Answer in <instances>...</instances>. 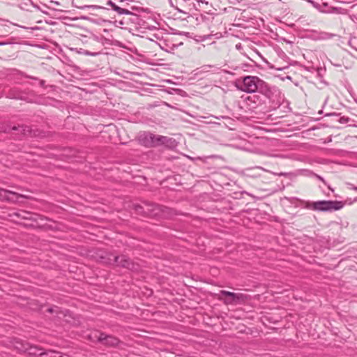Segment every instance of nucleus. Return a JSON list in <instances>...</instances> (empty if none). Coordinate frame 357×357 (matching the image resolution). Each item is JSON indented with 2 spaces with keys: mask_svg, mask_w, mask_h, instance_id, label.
<instances>
[{
  "mask_svg": "<svg viewBox=\"0 0 357 357\" xmlns=\"http://www.w3.org/2000/svg\"><path fill=\"white\" fill-rule=\"evenodd\" d=\"M31 29L33 30H37V29H39L40 28L38 26H35V27H32Z\"/></svg>",
  "mask_w": 357,
  "mask_h": 357,
  "instance_id": "obj_37",
  "label": "nucleus"
},
{
  "mask_svg": "<svg viewBox=\"0 0 357 357\" xmlns=\"http://www.w3.org/2000/svg\"><path fill=\"white\" fill-rule=\"evenodd\" d=\"M340 114L337 113H327L325 114V116H338Z\"/></svg>",
  "mask_w": 357,
  "mask_h": 357,
  "instance_id": "obj_30",
  "label": "nucleus"
},
{
  "mask_svg": "<svg viewBox=\"0 0 357 357\" xmlns=\"http://www.w3.org/2000/svg\"><path fill=\"white\" fill-rule=\"evenodd\" d=\"M119 24H121V25L124 24V23L123 22V21H120V22H119Z\"/></svg>",
  "mask_w": 357,
  "mask_h": 357,
  "instance_id": "obj_41",
  "label": "nucleus"
},
{
  "mask_svg": "<svg viewBox=\"0 0 357 357\" xmlns=\"http://www.w3.org/2000/svg\"><path fill=\"white\" fill-rule=\"evenodd\" d=\"M106 5L110 6L112 10L117 13L119 15H132V11L125 7L120 6V5L116 4L112 0H108Z\"/></svg>",
  "mask_w": 357,
  "mask_h": 357,
  "instance_id": "obj_12",
  "label": "nucleus"
},
{
  "mask_svg": "<svg viewBox=\"0 0 357 357\" xmlns=\"http://www.w3.org/2000/svg\"><path fill=\"white\" fill-rule=\"evenodd\" d=\"M8 43H6V42H0V45H6Z\"/></svg>",
  "mask_w": 357,
  "mask_h": 357,
  "instance_id": "obj_36",
  "label": "nucleus"
},
{
  "mask_svg": "<svg viewBox=\"0 0 357 357\" xmlns=\"http://www.w3.org/2000/svg\"><path fill=\"white\" fill-rule=\"evenodd\" d=\"M118 258L116 266L127 268L132 271H137L139 269V265L135 263L128 257L122 255L118 256Z\"/></svg>",
  "mask_w": 357,
  "mask_h": 357,
  "instance_id": "obj_7",
  "label": "nucleus"
},
{
  "mask_svg": "<svg viewBox=\"0 0 357 357\" xmlns=\"http://www.w3.org/2000/svg\"><path fill=\"white\" fill-rule=\"evenodd\" d=\"M132 17L130 19L131 22L133 23H135L139 26H144V20L141 17L140 15L135 14L132 12V15H130Z\"/></svg>",
  "mask_w": 357,
  "mask_h": 357,
  "instance_id": "obj_22",
  "label": "nucleus"
},
{
  "mask_svg": "<svg viewBox=\"0 0 357 357\" xmlns=\"http://www.w3.org/2000/svg\"><path fill=\"white\" fill-rule=\"evenodd\" d=\"M154 137V134L150 132L143 131L140 132L137 137V139L138 143L147 148H151V144L153 142V139Z\"/></svg>",
  "mask_w": 357,
  "mask_h": 357,
  "instance_id": "obj_9",
  "label": "nucleus"
},
{
  "mask_svg": "<svg viewBox=\"0 0 357 357\" xmlns=\"http://www.w3.org/2000/svg\"><path fill=\"white\" fill-rule=\"evenodd\" d=\"M58 307L55 306L54 307H49L47 309V312L49 313L57 312Z\"/></svg>",
  "mask_w": 357,
  "mask_h": 357,
  "instance_id": "obj_28",
  "label": "nucleus"
},
{
  "mask_svg": "<svg viewBox=\"0 0 357 357\" xmlns=\"http://www.w3.org/2000/svg\"><path fill=\"white\" fill-rule=\"evenodd\" d=\"M326 34L327 35V38H332V37L334 36V35H333V34H332V33H326Z\"/></svg>",
  "mask_w": 357,
  "mask_h": 357,
  "instance_id": "obj_34",
  "label": "nucleus"
},
{
  "mask_svg": "<svg viewBox=\"0 0 357 357\" xmlns=\"http://www.w3.org/2000/svg\"><path fill=\"white\" fill-rule=\"evenodd\" d=\"M134 209L135 210V211L137 213L142 214V215L146 216L145 204H144V206H141V205H139V204L135 205L134 206Z\"/></svg>",
  "mask_w": 357,
  "mask_h": 357,
  "instance_id": "obj_24",
  "label": "nucleus"
},
{
  "mask_svg": "<svg viewBox=\"0 0 357 357\" xmlns=\"http://www.w3.org/2000/svg\"><path fill=\"white\" fill-rule=\"evenodd\" d=\"M250 299V296L243 294L236 293L234 304L242 303Z\"/></svg>",
  "mask_w": 357,
  "mask_h": 357,
  "instance_id": "obj_20",
  "label": "nucleus"
},
{
  "mask_svg": "<svg viewBox=\"0 0 357 357\" xmlns=\"http://www.w3.org/2000/svg\"><path fill=\"white\" fill-rule=\"evenodd\" d=\"M236 47L237 49H240L241 47V44L236 45Z\"/></svg>",
  "mask_w": 357,
  "mask_h": 357,
  "instance_id": "obj_39",
  "label": "nucleus"
},
{
  "mask_svg": "<svg viewBox=\"0 0 357 357\" xmlns=\"http://www.w3.org/2000/svg\"><path fill=\"white\" fill-rule=\"evenodd\" d=\"M42 351H43V349L42 347L36 345H32L30 343L28 344L26 352L29 356H40V353L42 352Z\"/></svg>",
  "mask_w": 357,
  "mask_h": 357,
  "instance_id": "obj_19",
  "label": "nucleus"
},
{
  "mask_svg": "<svg viewBox=\"0 0 357 357\" xmlns=\"http://www.w3.org/2000/svg\"><path fill=\"white\" fill-rule=\"evenodd\" d=\"M100 261L107 265H116L118 261V256L114 255L112 253H105V255L100 256Z\"/></svg>",
  "mask_w": 357,
  "mask_h": 357,
  "instance_id": "obj_14",
  "label": "nucleus"
},
{
  "mask_svg": "<svg viewBox=\"0 0 357 357\" xmlns=\"http://www.w3.org/2000/svg\"><path fill=\"white\" fill-rule=\"evenodd\" d=\"M15 216H17L18 218H20L24 220H30L36 222L38 219L43 220H48L46 217H44L43 215H37V214H33L30 212L26 211H21L17 213H14Z\"/></svg>",
  "mask_w": 357,
  "mask_h": 357,
  "instance_id": "obj_11",
  "label": "nucleus"
},
{
  "mask_svg": "<svg viewBox=\"0 0 357 357\" xmlns=\"http://www.w3.org/2000/svg\"><path fill=\"white\" fill-rule=\"evenodd\" d=\"M344 205V202L337 200H321L304 202V208L319 212L338 211L342 208Z\"/></svg>",
  "mask_w": 357,
  "mask_h": 357,
  "instance_id": "obj_1",
  "label": "nucleus"
},
{
  "mask_svg": "<svg viewBox=\"0 0 357 357\" xmlns=\"http://www.w3.org/2000/svg\"><path fill=\"white\" fill-rule=\"evenodd\" d=\"M349 120H350V119L349 117L342 116V117L339 118L338 122L340 123H348L349 121Z\"/></svg>",
  "mask_w": 357,
  "mask_h": 357,
  "instance_id": "obj_27",
  "label": "nucleus"
},
{
  "mask_svg": "<svg viewBox=\"0 0 357 357\" xmlns=\"http://www.w3.org/2000/svg\"><path fill=\"white\" fill-rule=\"evenodd\" d=\"M72 50L73 51H75L78 54H85V55H88V56H97L98 54H100V52H90V51H88V50H85L84 49H72Z\"/></svg>",
  "mask_w": 357,
  "mask_h": 357,
  "instance_id": "obj_23",
  "label": "nucleus"
},
{
  "mask_svg": "<svg viewBox=\"0 0 357 357\" xmlns=\"http://www.w3.org/2000/svg\"><path fill=\"white\" fill-rule=\"evenodd\" d=\"M278 176H287L288 175H289V173L281 172V173L278 174Z\"/></svg>",
  "mask_w": 357,
  "mask_h": 357,
  "instance_id": "obj_33",
  "label": "nucleus"
},
{
  "mask_svg": "<svg viewBox=\"0 0 357 357\" xmlns=\"http://www.w3.org/2000/svg\"><path fill=\"white\" fill-rule=\"evenodd\" d=\"M16 131L19 132L17 133V135H18V136H20V130H17Z\"/></svg>",
  "mask_w": 357,
  "mask_h": 357,
  "instance_id": "obj_40",
  "label": "nucleus"
},
{
  "mask_svg": "<svg viewBox=\"0 0 357 357\" xmlns=\"http://www.w3.org/2000/svg\"><path fill=\"white\" fill-rule=\"evenodd\" d=\"M0 20H3L0 18Z\"/></svg>",
  "mask_w": 357,
  "mask_h": 357,
  "instance_id": "obj_44",
  "label": "nucleus"
},
{
  "mask_svg": "<svg viewBox=\"0 0 357 357\" xmlns=\"http://www.w3.org/2000/svg\"><path fill=\"white\" fill-rule=\"evenodd\" d=\"M20 129V136L17 137L19 139H21L22 137L24 136H30V137H36L40 136L41 137H45V135H39L37 134L38 130H32L29 126L26 125H19L17 126H13L12 130H17Z\"/></svg>",
  "mask_w": 357,
  "mask_h": 357,
  "instance_id": "obj_8",
  "label": "nucleus"
},
{
  "mask_svg": "<svg viewBox=\"0 0 357 357\" xmlns=\"http://www.w3.org/2000/svg\"><path fill=\"white\" fill-rule=\"evenodd\" d=\"M353 42L354 40L352 39H351L349 41V44L353 47L356 50H357V46L356 45H353Z\"/></svg>",
  "mask_w": 357,
  "mask_h": 357,
  "instance_id": "obj_31",
  "label": "nucleus"
},
{
  "mask_svg": "<svg viewBox=\"0 0 357 357\" xmlns=\"http://www.w3.org/2000/svg\"><path fill=\"white\" fill-rule=\"evenodd\" d=\"M29 342L20 339H15L13 343L14 348L20 352H26Z\"/></svg>",
  "mask_w": 357,
  "mask_h": 357,
  "instance_id": "obj_16",
  "label": "nucleus"
},
{
  "mask_svg": "<svg viewBox=\"0 0 357 357\" xmlns=\"http://www.w3.org/2000/svg\"><path fill=\"white\" fill-rule=\"evenodd\" d=\"M144 204H145L146 217H159L165 212V210L167 209V208L163 206H160L149 202H144Z\"/></svg>",
  "mask_w": 357,
  "mask_h": 357,
  "instance_id": "obj_5",
  "label": "nucleus"
},
{
  "mask_svg": "<svg viewBox=\"0 0 357 357\" xmlns=\"http://www.w3.org/2000/svg\"><path fill=\"white\" fill-rule=\"evenodd\" d=\"M349 185L350 186V188L354 190L357 191V187L354 185L353 184L349 183Z\"/></svg>",
  "mask_w": 357,
  "mask_h": 357,
  "instance_id": "obj_32",
  "label": "nucleus"
},
{
  "mask_svg": "<svg viewBox=\"0 0 357 357\" xmlns=\"http://www.w3.org/2000/svg\"><path fill=\"white\" fill-rule=\"evenodd\" d=\"M43 13L47 14V10L43 11Z\"/></svg>",
  "mask_w": 357,
  "mask_h": 357,
  "instance_id": "obj_43",
  "label": "nucleus"
},
{
  "mask_svg": "<svg viewBox=\"0 0 357 357\" xmlns=\"http://www.w3.org/2000/svg\"><path fill=\"white\" fill-rule=\"evenodd\" d=\"M287 67H284V68H277L278 70H282L284 68H287Z\"/></svg>",
  "mask_w": 357,
  "mask_h": 357,
  "instance_id": "obj_38",
  "label": "nucleus"
},
{
  "mask_svg": "<svg viewBox=\"0 0 357 357\" xmlns=\"http://www.w3.org/2000/svg\"><path fill=\"white\" fill-rule=\"evenodd\" d=\"M261 79L256 76H245L243 79V84L237 85L238 89L248 93H252L257 91Z\"/></svg>",
  "mask_w": 357,
  "mask_h": 357,
  "instance_id": "obj_3",
  "label": "nucleus"
},
{
  "mask_svg": "<svg viewBox=\"0 0 357 357\" xmlns=\"http://www.w3.org/2000/svg\"><path fill=\"white\" fill-rule=\"evenodd\" d=\"M328 13H335L338 14H345L346 10L342 8L337 7H331L330 10L327 11Z\"/></svg>",
  "mask_w": 357,
  "mask_h": 357,
  "instance_id": "obj_25",
  "label": "nucleus"
},
{
  "mask_svg": "<svg viewBox=\"0 0 357 357\" xmlns=\"http://www.w3.org/2000/svg\"><path fill=\"white\" fill-rule=\"evenodd\" d=\"M257 92H259L271 100L274 101L275 98L280 94L278 89L274 86H270L264 80L261 79Z\"/></svg>",
  "mask_w": 357,
  "mask_h": 357,
  "instance_id": "obj_4",
  "label": "nucleus"
},
{
  "mask_svg": "<svg viewBox=\"0 0 357 357\" xmlns=\"http://www.w3.org/2000/svg\"><path fill=\"white\" fill-rule=\"evenodd\" d=\"M116 4L120 5V6L124 7L125 4H127V3H125V1L123 0H119L118 3Z\"/></svg>",
  "mask_w": 357,
  "mask_h": 357,
  "instance_id": "obj_29",
  "label": "nucleus"
},
{
  "mask_svg": "<svg viewBox=\"0 0 357 357\" xmlns=\"http://www.w3.org/2000/svg\"><path fill=\"white\" fill-rule=\"evenodd\" d=\"M50 3H54L55 5H59V2H57V1H50Z\"/></svg>",
  "mask_w": 357,
  "mask_h": 357,
  "instance_id": "obj_35",
  "label": "nucleus"
},
{
  "mask_svg": "<svg viewBox=\"0 0 357 357\" xmlns=\"http://www.w3.org/2000/svg\"><path fill=\"white\" fill-rule=\"evenodd\" d=\"M197 4H194V7L197 10H203L206 13H209L211 11V8L212 7L211 4H209L208 1L206 0H196Z\"/></svg>",
  "mask_w": 357,
  "mask_h": 357,
  "instance_id": "obj_17",
  "label": "nucleus"
},
{
  "mask_svg": "<svg viewBox=\"0 0 357 357\" xmlns=\"http://www.w3.org/2000/svg\"><path fill=\"white\" fill-rule=\"evenodd\" d=\"M121 344H123V342L116 337L103 333L101 344L107 347H117Z\"/></svg>",
  "mask_w": 357,
  "mask_h": 357,
  "instance_id": "obj_10",
  "label": "nucleus"
},
{
  "mask_svg": "<svg viewBox=\"0 0 357 357\" xmlns=\"http://www.w3.org/2000/svg\"><path fill=\"white\" fill-rule=\"evenodd\" d=\"M62 357L60 352L55 351L54 350H47L40 353V357Z\"/></svg>",
  "mask_w": 357,
  "mask_h": 357,
  "instance_id": "obj_21",
  "label": "nucleus"
},
{
  "mask_svg": "<svg viewBox=\"0 0 357 357\" xmlns=\"http://www.w3.org/2000/svg\"><path fill=\"white\" fill-rule=\"evenodd\" d=\"M220 294L222 296H226L227 298L225 299L224 303L226 305H231L234 304V301L236 296V293L228 291L226 290L220 291Z\"/></svg>",
  "mask_w": 357,
  "mask_h": 357,
  "instance_id": "obj_18",
  "label": "nucleus"
},
{
  "mask_svg": "<svg viewBox=\"0 0 357 357\" xmlns=\"http://www.w3.org/2000/svg\"><path fill=\"white\" fill-rule=\"evenodd\" d=\"M80 8H82V9H84V8L90 9L91 10L90 14L91 15H95V16H101L102 13L104 12V10H109V8H107V7L100 6H96V5L84 6L80 7ZM80 19L89 21V22H91L92 23H94V24H101L102 23L107 22V20H105V19H103L101 17H99L98 18L95 19V18H93V17H91L90 16H81Z\"/></svg>",
  "mask_w": 357,
  "mask_h": 357,
  "instance_id": "obj_2",
  "label": "nucleus"
},
{
  "mask_svg": "<svg viewBox=\"0 0 357 357\" xmlns=\"http://www.w3.org/2000/svg\"><path fill=\"white\" fill-rule=\"evenodd\" d=\"M172 142L173 140L172 138L165 136L154 135L151 147H157L162 145L167 146L169 143H172Z\"/></svg>",
  "mask_w": 357,
  "mask_h": 357,
  "instance_id": "obj_13",
  "label": "nucleus"
},
{
  "mask_svg": "<svg viewBox=\"0 0 357 357\" xmlns=\"http://www.w3.org/2000/svg\"><path fill=\"white\" fill-rule=\"evenodd\" d=\"M103 332L94 331L87 335V339L93 343H100L102 341Z\"/></svg>",
  "mask_w": 357,
  "mask_h": 357,
  "instance_id": "obj_15",
  "label": "nucleus"
},
{
  "mask_svg": "<svg viewBox=\"0 0 357 357\" xmlns=\"http://www.w3.org/2000/svg\"><path fill=\"white\" fill-rule=\"evenodd\" d=\"M12 130V127L4 123L0 124V132L9 133Z\"/></svg>",
  "mask_w": 357,
  "mask_h": 357,
  "instance_id": "obj_26",
  "label": "nucleus"
},
{
  "mask_svg": "<svg viewBox=\"0 0 357 357\" xmlns=\"http://www.w3.org/2000/svg\"><path fill=\"white\" fill-rule=\"evenodd\" d=\"M1 196H0V200L1 201H6L8 202H13V203H17L20 202V199L26 198V197L20 194H18L15 192L5 190L1 188Z\"/></svg>",
  "mask_w": 357,
  "mask_h": 357,
  "instance_id": "obj_6",
  "label": "nucleus"
},
{
  "mask_svg": "<svg viewBox=\"0 0 357 357\" xmlns=\"http://www.w3.org/2000/svg\"><path fill=\"white\" fill-rule=\"evenodd\" d=\"M20 26V27H22V28H24V29H28V28H27V27H26V26Z\"/></svg>",
  "mask_w": 357,
  "mask_h": 357,
  "instance_id": "obj_42",
  "label": "nucleus"
}]
</instances>
